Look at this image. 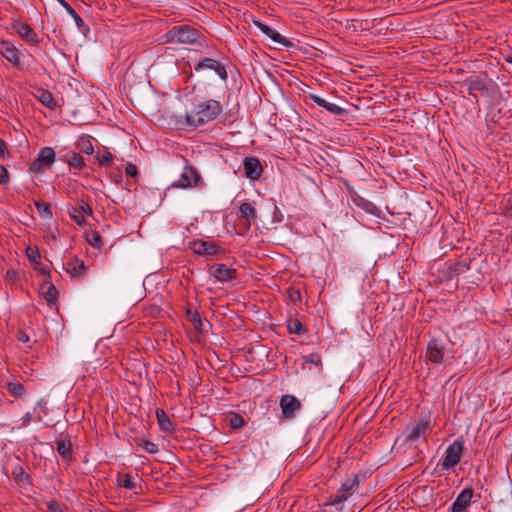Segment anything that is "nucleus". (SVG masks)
<instances>
[{
	"label": "nucleus",
	"mask_w": 512,
	"mask_h": 512,
	"mask_svg": "<svg viewBox=\"0 0 512 512\" xmlns=\"http://www.w3.org/2000/svg\"><path fill=\"white\" fill-rule=\"evenodd\" d=\"M81 213H85L89 216L93 215V209L92 207L86 203L84 200H81L80 207L78 208Z\"/></svg>",
	"instance_id": "nucleus-37"
},
{
	"label": "nucleus",
	"mask_w": 512,
	"mask_h": 512,
	"mask_svg": "<svg viewBox=\"0 0 512 512\" xmlns=\"http://www.w3.org/2000/svg\"><path fill=\"white\" fill-rule=\"evenodd\" d=\"M8 153L6 143L0 139V156L4 157Z\"/></svg>",
	"instance_id": "nucleus-48"
},
{
	"label": "nucleus",
	"mask_w": 512,
	"mask_h": 512,
	"mask_svg": "<svg viewBox=\"0 0 512 512\" xmlns=\"http://www.w3.org/2000/svg\"><path fill=\"white\" fill-rule=\"evenodd\" d=\"M429 431V421L421 419L420 421L407 426L403 432V437L405 438V441L414 442L419 440L421 437H426Z\"/></svg>",
	"instance_id": "nucleus-4"
},
{
	"label": "nucleus",
	"mask_w": 512,
	"mask_h": 512,
	"mask_svg": "<svg viewBox=\"0 0 512 512\" xmlns=\"http://www.w3.org/2000/svg\"><path fill=\"white\" fill-rule=\"evenodd\" d=\"M85 265L82 260L76 259L73 262L67 263L66 271L75 277H80L85 272Z\"/></svg>",
	"instance_id": "nucleus-20"
},
{
	"label": "nucleus",
	"mask_w": 512,
	"mask_h": 512,
	"mask_svg": "<svg viewBox=\"0 0 512 512\" xmlns=\"http://www.w3.org/2000/svg\"><path fill=\"white\" fill-rule=\"evenodd\" d=\"M194 71L199 74H203L206 71H213L223 82H226L228 78L225 66L213 58H204L197 62L194 65Z\"/></svg>",
	"instance_id": "nucleus-3"
},
{
	"label": "nucleus",
	"mask_w": 512,
	"mask_h": 512,
	"mask_svg": "<svg viewBox=\"0 0 512 512\" xmlns=\"http://www.w3.org/2000/svg\"><path fill=\"white\" fill-rule=\"evenodd\" d=\"M288 330L290 333L302 334L305 331L304 325L297 319L288 321Z\"/></svg>",
	"instance_id": "nucleus-30"
},
{
	"label": "nucleus",
	"mask_w": 512,
	"mask_h": 512,
	"mask_svg": "<svg viewBox=\"0 0 512 512\" xmlns=\"http://www.w3.org/2000/svg\"><path fill=\"white\" fill-rule=\"evenodd\" d=\"M463 452V441L455 440L445 451V457L442 462L444 468H450L457 465Z\"/></svg>",
	"instance_id": "nucleus-6"
},
{
	"label": "nucleus",
	"mask_w": 512,
	"mask_h": 512,
	"mask_svg": "<svg viewBox=\"0 0 512 512\" xmlns=\"http://www.w3.org/2000/svg\"><path fill=\"white\" fill-rule=\"evenodd\" d=\"M157 421L163 431L170 432L173 430V424L164 410L156 411Z\"/></svg>",
	"instance_id": "nucleus-21"
},
{
	"label": "nucleus",
	"mask_w": 512,
	"mask_h": 512,
	"mask_svg": "<svg viewBox=\"0 0 512 512\" xmlns=\"http://www.w3.org/2000/svg\"><path fill=\"white\" fill-rule=\"evenodd\" d=\"M192 249L194 253L198 255H216L219 252V248L217 245L207 241L193 242Z\"/></svg>",
	"instance_id": "nucleus-15"
},
{
	"label": "nucleus",
	"mask_w": 512,
	"mask_h": 512,
	"mask_svg": "<svg viewBox=\"0 0 512 512\" xmlns=\"http://www.w3.org/2000/svg\"><path fill=\"white\" fill-rule=\"evenodd\" d=\"M17 339L20 342H22V343H27V342H29L30 337H29V335L27 333H25L24 331L20 330L17 333Z\"/></svg>",
	"instance_id": "nucleus-45"
},
{
	"label": "nucleus",
	"mask_w": 512,
	"mask_h": 512,
	"mask_svg": "<svg viewBox=\"0 0 512 512\" xmlns=\"http://www.w3.org/2000/svg\"><path fill=\"white\" fill-rule=\"evenodd\" d=\"M14 29L18 33V35L23 38L25 41L31 43V44H37L38 39L35 34V32L32 30V28L23 22H17L14 24Z\"/></svg>",
	"instance_id": "nucleus-16"
},
{
	"label": "nucleus",
	"mask_w": 512,
	"mask_h": 512,
	"mask_svg": "<svg viewBox=\"0 0 512 512\" xmlns=\"http://www.w3.org/2000/svg\"><path fill=\"white\" fill-rule=\"evenodd\" d=\"M36 408H40L41 412H42L44 415H47L48 410H47V407H46V402H45L43 399H41V400H39V401L37 402L35 409H36Z\"/></svg>",
	"instance_id": "nucleus-46"
},
{
	"label": "nucleus",
	"mask_w": 512,
	"mask_h": 512,
	"mask_svg": "<svg viewBox=\"0 0 512 512\" xmlns=\"http://www.w3.org/2000/svg\"><path fill=\"white\" fill-rule=\"evenodd\" d=\"M280 407L285 418H293L301 408V402L293 395H283L280 400Z\"/></svg>",
	"instance_id": "nucleus-11"
},
{
	"label": "nucleus",
	"mask_w": 512,
	"mask_h": 512,
	"mask_svg": "<svg viewBox=\"0 0 512 512\" xmlns=\"http://www.w3.org/2000/svg\"><path fill=\"white\" fill-rule=\"evenodd\" d=\"M143 448L150 454L156 453L158 451L157 445L150 441H144Z\"/></svg>",
	"instance_id": "nucleus-40"
},
{
	"label": "nucleus",
	"mask_w": 512,
	"mask_h": 512,
	"mask_svg": "<svg viewBox=\"0 0 512 512\" xmlns=\"http://www.w3.org/2000/svg\"><path fill=\"white\" fill-rule=\"evenodd\" d=\"M56 444L59 455L65 460H69L71 458V443L69 441L59 440Z\"/></svg>",
	"instance_id": "nucleus-25"
},
{
	"label": "nucleus",
	"mask_w": 512,
	"mask_h": 512,
	"mask_svg": "<svg viewBox=\"0 0 512 512\" xmlns=\"http://www.w3.org/2000/svg\"><path fill=\"white\" fill-rule=\"evenodd\" d=\"M6 386L9 393L14 397H21L25 394V388L23 384L18 381L7 382Z\"/></svg>",
	"instance_id": "nucleus-26"
},
{
	"label": "nucleus",
	"mask_w": 512,
	"mask_h": 512,
	"mask_svg": "<svg viewBox=\"0 0 512 512\" xmlns=\"http://www.w3.org/2000/svg\"><path fill=\"white\" fill-rule=\"evenodd\" d=\"M200 181V175L198 171L191 167H184L179 179L173 182L172 187L176 188H192L195 187Z\"/></svg>",
	"instance_id": "nucleus-5"
},
{
	"label": "nucleus",
	"mask_w": 512,
	"mask_h": 512,
	"mask_svg": "<svg viewBox=\"0 0 512 512\" xmlns=\"http://www.w3.org/2000/svg\"><path fill=\"white\" fill-rule=\"evenodd\" d=\"M444 346L441 341L431 339L427 345L426 358L432 363L441 364L444 359Z\"/></svg>",
	"instance_id": "nucleus-9"
},
{
	"label": "nucleus",
	"mask_w": 512,
	"mask_h": 512,
	"mask_svg": "<svg viewBox=\"0 0 512 512\" xmlns=\"http://www.w3.org/2000/svg\"><path fill=\"white\" fill-rule=\"evenodd\" d=\"M506 61H507L508 63L512 64V55H511L510 57L506 58Z\"/></svg>",
	"instance_id": "nucleus-49"
},
{
	"label": "nucleus",
	"mask_w": 512,
	"mask_h": 512,
	"mask_svg": "<svg viewBox=\"0 0 512 512\" xmlns=\"http://www.w3.org/2000/svg\"><path fill=\"white\" fill-rule=\"evenodd\" d=\"M305 362L318 366L321 365V357L318 354H310L305 357Z\"/></svg>",
	"instance_id": "nucleus-38"
},
{
	"label": "nucleus",
	"mask_w": 512,
	"mask_h": 512,
	"mask_svg": "<svg viewBox=\"0 0 512 512\" xmlns=\"http://www.w3.org/2000/svg\"><path fill=\"white\" fill-rule=\"evenodd\" d=\"M60 5L67 11V13L74 19L76 25L81 28L84 25L83 19L76 13V11L69 5L66 0H57Z\"/></svg>",
	"instance_id": "nucleus-24"
},
{
	"label": "nucleus",
	"mask_w": 512,
	"mask_h": 512,
	"mask_svg": "<svg viewBox=\"0 0 512 512\" xmlns=\"http://www.w3.org/2000/svg\"><path fill=\"white\" fill-rule=\"evenodd\" d=\"M67 163L77 169H82L85 166L84 159L77 153L72 152L66 155Z\"/></svg>",
	"instance_id": "nucleus-27"
},
{
	"label": "nucleus",
	"mask_w": 512,
	"mask_h": 512,
	"mask_svg": "<svg viewBox=\"0 0 512 512\" xmlns=\"http://www.w3.org/2000/svg\"><path fill=\"white\" fill-rule=\"evenodd\" d=\"M47 508L50 512H62L60 505L56 501L47 503Z\"/></svg>",
	"instance_id": "nucleus-43"
},
{
	"label": "nucleus",
	"mask_w": 512,
	"mask_h": 512,
	"mask_svg": "<svg viewBox=\"0 0 512 512\" xmlns=\"http://www.w3.org/2000/svg\"><path fill=\"white\" fill-rule=\"evenodd\" d=\"M125 172L129 176L135 177L138 174V169H137L136 165H134L132 163H128L126 165Z\"/></svg>",
	"instance_id": "nucleus-41"
},
{
	"label": "nucleus",
	"mask_w": 512,
	"mask_h": 512,
	"mask_svg": "<svg viewBox=\"0 0 512 512\" xmlns=\"http://www.w3.org/2000/svg\"><path fill=\"white\" fill-rule=\"evenodd\" d=\"M9 181V173L4 166L0 165V183L6 184Z\"/></svg>",
	"instance_id": "nucleus-42"
},
{
	"label": "nucleus",
	"mask_w": 512,
	"mask_h": 512,
	"mask_svg": "<svg viewBox=\"0 0 512 512\" xmlns=\"http://www.w3.org/2000/svg\"><path fill=\"white\" fill-rule=\"evenodd\" d=\"M77 148L87 155L93 154L94 147L89 136H82L77 141Z\"/></svg>",
	"instance_id": "nucleus-23"
},
{
	"label": "nucleus",
	"mask_w": 512,
	"mask_h": 512,
	"mask_svg": "<svg viewBox=\"0 0 512 512\" xmlns=\"http://www.w3.org/2000/svg\"><path fill=\"white\" fill-rule=\"evenodd\" d=\"M42 294L49 305L54 304L57 300L58 292L55 286L51 283L46 284L45 286L42 287Z\"/></svg>",
	"instance_id": "nucleus-22"
},
{
	"label": "nucleus",
	"mask_w": 512,
	"mask_h": 512,
	"mask_svg": "<svg viewBox=\"0 0 512 512\" xmlns=\"http://www.w3.org/2000/svg\"><path fill=\"white\" fill-rule=\"evenodd\" d=\"M199 31L189 25L173 27L167 34L169 39L178 43H193L199 38Z\"/></svg>",
	"instance_id": "nucleus-2"
},
{
	"label": "nucleus",
	"mask_w": 512,
	"mask_h": 512,
	"mask_svg": "<svg viewBox=\"0 0 512 512\" xmlns=\"http://www.w3.org/2000/svg\"><path fill=\"white\" fill-rule=\"evenodd\" d=\"M240 218L246 221L248 227L256 219V209L248 202H244L239 207Z\"/></svg>",
	"instance_id": "nucleus-18"
},
{
	"label": "nucleus",
	"mask_w": 512,
	"mask_h": 512,
	"mask_svg": "<svg viewBox=\"0 0 512 512\" xmlns=\"http://www.w3.org/2000/svg\"><path fill=\"white\" fill-rule=\"evenodd\" d=\"M347 498H348V494L346 492L342 491L341 489H339L337 491V493L335 494L334 498L332 499V501L330 502V504L331 505L340 504L343 501H345Z\"/></svg>",
	"instance_id": "nucleus-33"
},
{
	"label": "nucleus",
	"mask_w": 512,
	"mask_h": 512,
	"mask_svg": "<svg viewBox=\"0 0 512 512\" xmlns=\"http://www.w3.org/2000/svg\"><path fill=\"white\" fill-rule=\"evenodd\" d=\"M191 322L193 323L194 327L196 329H201L202 326V320L200 315L197 312H194L190 317Z\"/></svg>",
	"instance_id": "nucleus-39"
},
{
	"label": "nucleus",
	"mask_w": 512,
	"mask_h": 512,
	"mask_svg": "<svg viewBox=\"0 0 512 512\" xmlns=\"http://www.w3.org/2000/svg\"><path fill=\"white\" fill-rule=\"evenodd\" d=\"M55 161V152L51 147H44L40 150L38 157L31 164V170L39 172L43 168H49Z\"/></svg>",
	"instance_id": "nucleus-7"
},
{
	"label": "nucleus",
	"mask_w": 512,
	"mask_h": 512,
	"mask_svg": "<svg viewBox=\"0 0 512 512\" xmlns=\"http://www.w3.org/2000/svg\"><path fill=\"white\" fill-rule=\"evenodd\" d=\"M222 112L221 104L216 100L199 103L191 112L185 114V124L189 127H199L218 117Z\"/></svg>",
	"instance_id": "nucleus-1"
},
{
	"label": "nucleus",
	"mask_w": 512,
	"mask_h": 512,
	"mask_svg": "<svg viewBox=\"0 0 512 512\" xmlns=\"http://www.w3.org/2000/svg\"><path fill=\"white\" fill-rule=\"evenodd\" d=\"M34 204L37 208L39 215L42 218H51L52 217L51 207L48 203L41 202V201H35Z\"/></svg>",
	"instance_id": "nucleus-28"
},
{
	"label": "nucleus",
	"mask_w": 512,
	"mask_h": 512,
	"mask_svg": "<svg viewBox=\"0 0 512 512\" xmlns=\"http://www.w3.org/2000/svg\"><path fill=\"white\" fill-rule=\"evenodd\" d=\"M87 241L96 248H100L102 244L101 236L95 231L87 235Z\"/></svg>",
	"instance_id": "nucleus-32"
},
{
	"label": "nucleus",
	"mask_w": 512,
	"mask_h": 512,
	"mask_svg": "<svg viewBox=\"0 0 512 512\" xmlns=\"http://www.w3.org/2000/svg\"><path fill=\"white\" fill-rule=\"evenodd\" d=\"M245 175L252 179L256 180L261 176L262 173V165L257 158L248 157L244 159L243 162Z\"/></svg>",
	"instance_id": "nucleus-14"
},
{
	"label": "nucleus",
	"mask_w": 512,
	"mask_h": 512,
	"mask_svg": "<svg viewBox=\"0 0 512 512\" xmlns=\"http://www.w3.org/2000/svg\"><path fill=\"white\" fill-rule=\"evenodd\" d=\"M209 273L222 283L234 280L237 277L236 269L222 263L212 265L209 268Z\"/></svg>",
	"instance_id": "nucleus-8"
},
{
	"label": "nucleus",
	"mask_w": 512,
	"mask_h": 512,
	"mask_svg": "<svg viewBox=\"0 0 512 512\" xmlns=\"http://www.w3.org/2000/svg\"><path fill=\"white\" fill-rule=\"evenodd\" d=\"M69 216L79 225L85 226L87 224L86 219L78 208L72 207L69 209Z\"/></svg>",
	"instance_id": "nucleus-29"
},
{
	"label": "nucleus",
	"mask_w": 512,
	"mask_h": 512,
	"mask_svg": "<svg viewBox=\"0 0 512 512\" xmlns=\"http://www.w3.org/2000/svg\"><path fill=\"white\" fill-rule=\"evenodd\" d=\"M118 484L121 487H124L126 489H135L136 485L132 480V477L129 474H124L118 479Z\"/></svg>",
	"instance_id": "nucleus-31"
},
{
	"label": "nucleus",
	"mask_w": 512,
	"mask_h": 512,
	"mask_svg": "<svg viewBox=\"0 0 512 512\" xmlns=\"http://www.w3.org/2000/svg\"><path fill=\"white\" fill-rule=\"evenodd\" d=\"M254 24L256 27L259 28V30L264 33L267 37H269L273 42L282 45L284 47H290L292 44L291 42L282 36L279 32L274 30L272 27L260 22V21H254Z\"/></svg>",
	"instance_id": "nucleus-12"
},
{
	"label": "nucleus",
	"mask_w": 512,
	"mask_h": 512,
	"mask_svg": "<svg viewBox=\"0 0 512 512\" xmlns=\"http://www.w3.org/2000/svg\"><path fill=\"white\" fill-rule=\"evenodd\" d=\"M354 484L355 480H348L342 484L340 489L348 494L349 491L353 488Z\"/></svg>",
	"instance_id": "nucleus-44"
},
{
	"label": "nucleus",
	"mask_w": 512,
	"mask_h": 512,
	"mask_svg": "<svg viewBox=\"0 0 512 512\" xmlns=\"http://www.w3.org/2000/svg\"><path fill=\"white\" fill-rule=\"evenodd\" d=\"M0 54L16 68H22L19 51L11 42L0 43Z\"/></svg>",
	"instance_id": "nucleus-10"
},
{
	"label": "nucleus",
	"mask_w": 512,
	"mask_h": 512,
	"mask_svg": "<svg viewBox=\"0 0 512 512\" xmlns=\"http://www.w3.org/2000/svg\"><path fill=\"white\" fill-rule=\"evenodd\" d=\"M244 423H245V421H244L243 417L238 414H234L230 418V425L233 428H241L244 425Z\"/></svg>",
	"instance_id": "nucleus-34"
},
{
	"label": "nucleus",
	"mask_w": 512,
	"mask_h": 512,
	"mask_svg": "<svg viewBox=\"0 0 512 512\" xmlns=\"http://www.w3.org/2000/svg\"><path fill=\"white\" fill-rule=\"evenodd\" d=\"M26 255L32 262H37V259L40 257L37 247H28Z\"/></svg>",
	"instance_id": "nucleus-36"
},
{
	"label": "nucleus",
	"mask_w": 512,
	"mask_h": 512,
	"mask_svg": "<svg viewBox=\"0 0 512 512\" xmlns=\"http://www.w3.org/2000/svg\"><path fill=\"white\" fill-rule=\"evenodd\" d=\"M31 420H32V414L30 412H27L22 417V427H27L30 424Z\"/></svg>",
	"instance_id": "nucleus-47"
},
{
	"label": "nucleus",
	"mask_w": 512,
	"mask_h": 512,
	"mask_svg": "<svg viewBox=\"0 0 512 512\" xmlns=\"http://www.w3.org/2000/svg\"><path fill=\"white\" fill-rule=\"evenodd\" d=\"M310 98L317 105L325 108L327 111H329L333 115H340V114H342L344 112V109H342L338 105H336L334 103H330V102H328L327 100H325L324 98H322V97H320L318 95L311 94Z\"/></svg>",
	"instance_id": "nucleus-17"
},
{
	"label": "nucleus",
	"mask_w": 512,
	"mask_h": 512,
	"mask_svg": "<svg viewBox=\"0 0 512 512\" xmlns=\"http://www.w3.org/2000/svg\"><path fill=\"white\" fill-rule=\"evenodd\" d=\"M473 496L472 488H465L457 496L451 506V512H464L465 509L470 505Z\"/></svg>",
	"instance_id": "nucleus-13"
},
{
	"label": "nucleus",
	"mask_w": 512,
	"mask_h": 512,
	"mask_svg": "<svg viewBox=\"0 0 512 512\" xmlns=\"http://www.w3.org/2000/svg\"><path fill=\"white\" fill-rule=\"evenodd\" d=\"M36 98L46 107L50 109H56L57 108V102L54 99L53 95L47 91L40 89L37 91Z\"/></svg>",
	"instance_id": "nucleus-19"
},
{
	"label": "nucleus",
	"mask_w": 512,
	"mask_h": 512,
	"mask_svg": "<svg viewBox=\"0 0 512 512\" xmlns=\"http://www.w3.org/2000/svg\"><path fill=\"white\" fill-rule=\"evenodd\" d=\"M113 156L110 152H105L99 158V164L101 166H109L112 163Z\"/></svg>",
	"instance_id": "nucleus-35"
}]
</instances>
